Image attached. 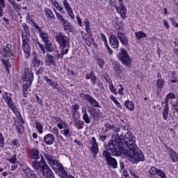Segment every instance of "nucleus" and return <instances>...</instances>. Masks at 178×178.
Here are the masks:
<instances>
[{"mask_svg": "<svg viewBox=\"0 0 178 178\" xmlns=\"http://www.w3.org/2000/svg\"><path fill=\"white\" fill-rule=\"evenodd\" d=\"M127 145L126 140L121 138L118 134H115L114 137L112 136V139L105 145V149L103 150L100 158L106 161L108 166L116 169L118 160L113 156H122L123 154H126L124 146Z\"/></svg>", "mask_w": 178, "mask_h": 178, "instance_id": "f257e3e1", "label": "nucleus"}, {"mask_svg": "<svg viewBox=\"0 0 178 178\" xmlns=\"http://www.w3.org/2000/svg\"><path fill=\"white\" fill-rule=\"evenodd\" d=\"M108 43L110 47L113 49H118L120 44L122 47H125V48H129V47H130L129 37H127L126 33L122 31H117V35L113 33L110 35L108 37Z\"/></svg>", "mask_w": 178, "mask_h": 178, "instance_id": "f03ea898", "label": "nucleus"}, {"mask_svg": "<svg viewBox=\"0 0 178 178\" xmlns=\"http://www.w3.org/2000/svg\"><path fill=\"white\" fill-rule=\"evenodd\" d=\"M21 80L23 83L22 95L24 98H27L29 91H31V86L33 81H34V72H33V70L31 68L24 69Z\"/></svg>", "mask_w": 178, "mask_h": 178, "instance_id": "7ed1b4c3", "label": "nucleus"}, {"mask_svg": "<svg viewBox=\"0 0 178 178\" xmlns=\"http://www.w3.org/2000/svg\"><path fill=\"white\" fill-rule=\"evenodd\" d=\"M44 155L46 161H47L51 169L54 170L56 175H58L60 178L66 177L67 172L65 169V165L59 162V160H57L56 156L47 153H44Z\"/></svg>", "mask_w": 178, "mask_h": 178, "instance_id": "20e7f679", "label": "nucleus"}, {"mask_svg": "<svg viewBox=\"0 0 178 178\" xmlns=\"http://www.w3.org/2000/svg\"><path fill=\"white\" fill-rule=\"evenodd\" d=\"M129 150L126 149L127 156H129L132 162L138 163V162H144L145 157L141 149L138 148L137 145L132 143L129 145Z\"/></svg>", "mask_w": 178, "mask_h": 178, "instance_id": "39448f33", "label": "nucleus"}, {"mask_svg": "<svg viewBox=\"0 0 178 178\" xmlns=\"http://www.w3.org/2000/svg\"><path fill=\"white\" fill-rule=\"evenodd\" d=\"M54 37L58 45V49H69L70 48V38L63 32H55Z\"/></svg>", "mask_w": 178, "mask_h": 178, "instance_id": "423d86ee", "label": "nucleus"}, {"mask_svg": "<svg viewBox=\"0 0 178 178\" xmlns=\"http://www.w3.org/2000/svg\"><path fill=\"white\" fill-rule=\"evenodd\" d=\"M108 4L116 9L117 13L120 15L122 20L127 17V8L123 0H108Z\"/></svg>", "mask_w": 178, "mask_h": 178, "instance_id": "0eeeda50", "label": "nucleus"}, {"mask_svg": "<svg viewBox=\"0 0 178 178\" xmlns=\"http://www.w3.org/2000/svg\"><path fill=\"white\" fill-rule=\"evenodd\" d=\"M117 58L125 67H128V69L133 67V60L124 47L120 48V52L118 54Z\"/></svg>", "mask_w": 178, "mask_h": 178, "instance_id": "6e6552de", "label": "nucleus"}, {"mask_svg": "<svg viewBox=\"0 0 178 178\" xmlns=\"http://www.w3.org/2000/svg\"><path fill=\"white\" fill-rule=\"evenodd\" d=\"M175 99L176 94L173 92H170L166 95L164 102H161V106L163 108L162 116L163 120H168V118L169 117V100Z\"/></svg>", "mask_w": 178, "mask_h": 178, "instance_id": "1a4fd4ad", "label": "nucleus"}, {"mask_svg": "<svg viewBox=\"0 0 178 178\" xmlns=\"http://www.w3.org/2000/svg\"><path fill=\"white\" fill-rule=\"evenodd\" d=\"M83 24L85 26V31H86L87 34H88V37H86L83 39L84 42L88 45V47H91V42H94L95 41L94 40V37H92V33H91V25L90 24V20L88 18L86 17L83 20Z\"/></svg>", "mask_w": 178, "mask_h": 178, "instance_id": "9d476101", "label": "nucleus"}, {"mask_svg": "<svg viewBox=\"0 0 178 178\" xmlns=\"http://www.w3.org/2000/svg\"><path fill=\"white\" fill-rule=\"evenodd\" d=\"M168 178L165 172L161 169L156 168V167L152 165L149 169V178Z\"/></svg>", "mask_w": 178, "mask_h": 178, "instance_id": "9b49d317", "label": "nucleus"}, {"mask_svg": "<svg viewBox=\"0 0 178 178\" xmlns=\"http://www.w3.org/2000/svg\"><path fill=\"white\" fill-rule=\"evenodd\" d=\"M40 172V178H54L55 177V175L54 174V172L49 168V165H43L40 167L38 169Z\"/></svg>", "mask_w": 178, "mask_h": 178, "instance_id": "f8f14e48", "label": "nucleus"}, {"mask_svg": "<svg viewBox=\"0 0 178 178\" xmlns=\"http://www.w3.org/2000/svg\"><path fill=\"white\" fill-rule=\"evenodd\" d=\"M79 97L83 98V101H86V102H88V104L92 106L91 108H101V105H99L98 101L93 98L92 96L85 94L84 92H80Z\"/></svg>", "mask_w": 178, "mask_h": 178, "instance_id": "ddd939ff", "label": "nucleus"}, {"mask_svg": "<svg viewBox=\"0 0 178 178\" xmlns=\"http://www.w3.org/2000/svg\"><path fill=\"white\" fill-rule=\"evenodd\" d=\"M164 145L166 151L165 152H167L168 155V158L172 162V163H175V162H178V154L177 152L174 150L172 147L168 145L166 143H163Z\"/></svg>", "mask_w": 178, "mask_h": 178, "instance_id": "4468645a", "label": "nucleus"}, {"mask_svg": "<svg viewBox=\"0 0 178 178\" xmlns=\"http://www.w3.org/2000/svg\"><path fill=\"white\" fill-rule=\"evenodd\" d=\"M22 49L27 58H30V56L31 55V44L30 43V38L23 37Z\"/></svg>", "mask_w": 178, "mask_h": 178, "instance_id": "2eb2a0df", "label": "nucleus"}, {"mask_svg": "<svg viewBox=\"0 0 178 178\" xmlns=\"http://www.w3.org/2000/svg\"><path fill=\"white\" fill-rule=\"evenodd\" d=\"M88 112L90 115V117L93 120V122H99V120H101L102 112L101 110H99V108L90 107L88 108Z\"/></svg>", "mask_w": 178, "mask_h": 178, "instance_id": "dca6fc26", "label": "nucleus"}, {"mask_svg": "<svg viewBox=\"0 0 178 178\" xmlns=\"http://www.w3.org/2000/svg\"><path fill=\"white\" fill-rule=\"evenodd\" d=\"M112 65L115 74L118 76V77L122 79L124 73L123 72V68L120 63L119 61L115 60L113 63H112Z\"/></svg>", "mask_w": 178, "mask_h": 178, "instance_id": "f3484780", "label": "nucleus"}, {"mask_svg": "<svg viewBox=\"0 0 178 178\" xmlns=\"http://www.w3.org/2000/svg\"><path fill=\"white\" fill-rule=\"evenodd\" d=\"M42 65H44V61L40 59V56L35 52L31 61V67L38 69V67H40V66H42Z\"/></svg>", "mask_w": 178, "mask_h": 178, "instance_id": "a211bd4d", "label": "nucleus"}, {"mask_svg": "<svg viewBox=\"0 0 178 178\" xmlns=\"http://www.w3.org/2000/svg\"><path fill=\"white\" fill-rule=\"evenodd\" d=\"M44 63L45 66H54L55 67L56 66V56L51 54H47Z\"/></svg>", "mask_w": 178, "mask_h": 178, "instance_id": "6ab92c4d", "label": "nucleus"}, {"mask_svg": "<svg viewBox=\"0 0 178 178\" xmlns=\"http://www.w3.org/2000/svg\"><path fill=\"white\" fill-rule=\"evenodd\" d=\"M28 155L30 159L38 161V159H40V156H41V154H40V149H38L36 147L31 148L29 151Z\"/></svg>", "mask_w": 178, "mask_h": 178, "instance_id": "aec40b11", "label": "nucleus"}, {"mask_svg": "<svg viewBox=\"0 0 178 178\" xmlns=\"http://www.w3.org/2000/svg\"><path fill=\"white\" fill-rule=\"evenodd\" d=\"M40 161H33L31 162V165L33 166V169L35 170L38 171V169L41 168V166H46L47 165V161H45V159H44V156L42 155L40 156Z\"/></svg>", "mask_w": 178, "mask_h": 178, "instance_id": "412c9836", "label": "nucleus"}, {"mask_svg": "<svg viewBox=\"0 0 178 178\" xmlns=\"http://www.w3.org/2000/svg\"><path fill=\"white\" fill-rule=\"evenodd\" d=\"M12 45L7 43L5 47L3 48V51H0V54L2 55L3 58L10 57V54L13 56V52L12 51Z\"/></svg>", "mask_w": 178, "mask_h": 178, "instance_id": "4be33fe9", "label": "nucleus"}, {"mask_svg": "<svg viewBox=\"0 0 178 178\" xmlns=\"http://www.w3.org/2000/svg\"><path fill=\"white\" fill-rule=\"evenodd\" d=\"M6 161H8V162H9L10 163H13L10 170H16V169H17V168L19 167V165L16 164L17 163V154L16 153L13 154L11 158H7Z\"/></svg>", "mask_w": 178, "mask_h": 178, "instance_id": "5701e85b", "label": "nucleus"}, {"mask_svg": "<svg viewBox=\"0 0 178 178\" xmlns=\"http://www.w3.org/2000/svg\"><path fill=\"white\" fill-rule=\"evenodd\" d=\"M1 63L3 65L7 73H10V69L12 66H13L14 63L13 61H10L9 58H1Z\"/></svg>", "mask_w": 178, "mask_h": 178, "instance_id": "b1692460", "label": "nucleus"}, {"mask_svg": "<svg viewBox=\"0 0 178 178\" xmlns=\"http://www.w3.org/2000/svg\"><path fill=\"white\" fill-rule=\"evenodd\" d=\"M85 79H86V80L90 79L91 84H92V86H95L97 84V80H98V77L92 70H90L89 73H86L85 74Z\"/></svg>", "mask_w": 178, "mask_h": 178, "instance_id": "393cba45", "label": "nucleus"}, {"mask_svg": "<svg viewBox=\"0 0 178 178\" xmlns=\"http://www.w3.org/2000/svg\"><path fill=\"white\" fill-rule=\"evenodd\" d=\"M55 142V135L47 134L44 136V143L46 145H52Z\"/></svg>", "mask_w": 178, "mask_h": 178, "instance_id": "a878e982", "label": "nucleus"}, {"mask_svg": "<svg viewBox=\"0 0 178 178\" xmlns=\"http://www.w3.org/2000/svg\"><path fill=\"white\" fill-rule=\"evenodd\" d=\"M165 79H156V94H161L162 90L165 88Z\"/></svg>", "mask_w": 178, "mask_h": 178, "instance_id": "bb28decb", "label": "nucleus"}, {"mask_svg": "<svg viewBox=\"0 0 178 178\" xmlns=\"http://www.w3.org/2000/svg\"><path fill=\"white\" fill-rule=\"evenodd\" d=\"M44 12L47 19L49 22H54V20L56 19L55 17V14H54V12H52V10H51V8H45Z\"/></svg>", "mask_w": 178, "mask_h": 178, "instance_id": "cd10ccee", "label": "nucleus"}, {"mask_svg": "<svg viewBox=\"0 0 178 178\" xmlns=\"http://www.w3.org/2000/svg\"><path fill=\"white\" fill-rule=\"evenodd\" d=\"M49 87H51L53 90H56L61 95H65V90L62 88L60 85L58 84V81H54L53 83L50 84Z\"/></svg>", "mask_w": 178, "mask_h": 178, "instance_id": "c85d7f7f", "label": "nucleus"}, {"mask_svg": "<svg viewBox=\"0 0 178 178\" xmlns=\"http://www.w3.org/2000/svg\"><path fill=\"white\" fill-rule=\"evenodd\" d=\"M23 30L22 33V38H30L31 34H30V29L29 28V25L26 22H23L22 24Z\"/></svg>", "mask_w": 178, "mask_h": 178, "instance_id": "c756f323", "label": "nucleus"}, {"mask_svg": "<svg viewBox=\"0 0 178 178\" xmlns=\"http://www.w3.org/2000/svg\"><path fill=\"white\" fill-rule=\"evenodd\" d=\"M63 26L64 30L67 33H72V31L74 30V26L73 24H72L67 19L65 20V22L62 23Z\"/></svg>", "mask_w": 178, "mask_h": 178, "instance_id": "7c9ffc66", "label": "nucleus"}, {"mask_svg": "<svg viewBox=\"0 0 178 178\" xmlns=\"http://www.w3.org/2000/svg\"><path fill=\"white\" fill-rule=\"evenodd\" d=\"M125 139L126 140L123 139L127 143V145L124 146V149H126V147H127V141L129 143H132L131 144H134V143L136 142V136H134V135H133L131 132H128L125 134Z\"/></svg>", "mask_w": 178, "mask_h": 178, "instance_id": "2f4dec72", "label": "nucleus"}, {"mask_svg": "<svg viewBox=\"0 0 178 178\" xmlns=\"http://www.w3.org/2000/svg\"><path fill=\"white\" fill-rule=\"evenodd\" d=\"M124 106H125L126 109H128L129 112H133L136 108V105L133 101L130 100H125L124 102Z\"/></svg>", "mask_w": 178, "mask_h": 178, "instance_id": "473e14b6", "label": "nucleus"}, {"mask_svg": "<svg viewBox=\"0 0 178 178\" xmlns=\"http://www.w3.org/2000/svg\"><path fill=\"white\" fill-rule=\"evenodd\" d=\"M65 10L67 12V14L68 16H70V19L72 20H74V13L73 12V8H72V6H70V3L66 4L64 6Z\"/></svg>", "mask_w": 178, "mask_h": 178, "instance_id": "72a5a7b5", "label": "nucleus"}, {"mask_svg": "<svg viewBox=\"0 0 178 178\" xmlns=\"http://www.w3.org/2000/svg\"><path fill=\"white\" fill-rule=\"evenodd\" d=\"M60 51V54L58 51H56V55H54L56 56V59H63L64 55H67L69 54V49H59Z\"/></svg>", "mask_w": 178, "mask_h": 178, "instance_id": "f704fd0d", "label": "nucleus"}, {"mask_svg": "<svg viewBox=\"0 0 178 178\" xmlns=\"http://www.w3.org/2000/svg\"><path fill=\"white\" fill-rule=\"evenodd\" d=\"M31 22L32 24V26L33 27L35 31H37L38 33H39V34H40V33L43 32L44 31L42 30V26H40V25H38V24H37V22L35 21H34V19H31Z\"/></svg>", "mask_w": 178, "mask_h": 178, "instance_id": "c9c22d12", "label": "nucleus"}, {"mask_svg": "<svg viewBox=\"0 0 178 178\" xmlns=\"http://www.w3.org/2000/svg\"><path fill=\"white\" fill-rule=\"evenodd\" d=\"M39 37L43 41L44 44H47L49 42V35L45 31H42V33H39Z\"/></svg>", "mask_w": 178, "mask_h": 178, "instance_id": "e433bc0d", "label": "nucleus"}, {"mask_svg": "<svg viewBox=\"0 0 178 178\" xmlns=\"http://www.w3.org/2000/svg\"><path fill=\"white\" fill-rule=\"evenodd\" d=\"M90 149L92 154L93 159H95V158H97V155H98L99 152V147L98 146V145H91Z\"/></svg>", "mask_w": 178, "mask_h": 178, "instance_id": "4c0bfd02", "label": "nucleus"}, {"mask_svg": "<svg viewBox=\"0 0 178 178\" xmlns=\"http://www.w3.org/2000/svg\"><path fill=\"white\" fill-rule=\"evenodd\" d=\"M44 47L47 52H54L56 49V45L52 44L51 42H49V41L47 43H44Z\"/></svg>", "mask_w": 178, "mask_h": 178, "instance_id": "58836bf2", "label": "nucleus"}, {"mask_svg": "<svg viewBox=\"0 0 178 178\" xmlns=\"http://www.w3.org/2000/svg\"><path fill=\"white\" fill-rule=\"evenodd\" d=\"M171 80L170 81V83H172V84H176V83L178 84V75L177 72L172 71L170 76Z\"/></svg>", "mask_w": 178, "mask_h": 178, "instance_id": "ea45409f", "label": "nucleus"}, {"mask_svg": "<svg viewBox=\"0 0 178 178\" xmlns=\"http://www.w3.org/2000/svg\"><path fill=\"white\" fill-rule=\"evenodd\" d=\"M135 37L136 40H143V38H147V33L143 31L135 32Z\"/></svg>", "mask_w": 178, "mask_h": 178, "instance_id": "a19ab883", "label": "nucleus"}, {"mask_svg": "<svg viewBox=\"0 0 178 178\" xmlns=\"http://www.w3.org/2000/svg\"><path fill=\"white\" fill-rule=\"evenodd\" d=\"M115 20L113 21V26L115 29V30H117V31H120L119 30H121L122 25H120L118 22H119V17H115Z\"/></svg>", "mask_w": 178, "mask_h": 178, "instance_id": "79ce46f5", "label": "nucleus"}, {"mask_svg": "<svg viewBox=\"0 0 178 178\" xmlns=\"http://www.w3.org/2000/svg\"><path fill=\"white\" fill-rule=\"evenodd\" d=\"M15 127L17 134H24V126H23V124L20 123L18 125L17 124H15Z\"/></svg>", "mask_w": 178, "mask_h": 178, "instance_id": "37998d69", "label": "nucleus"}, {"mask_svg": "<svg viewBox=\"0 0 178 178\" xmlns=\"http://www.w3.org/2000/svg\"><path fill=\"white\" fill-rule=\"evenodd\" d=\"M54 10L57 20H59L61 24H63L64 22H66V19L63 18V16H62V13L58 12L55 8H54Z\"/></svg>", "mask_w": 178, "mask_h": 178, "instance_id": "c03bdc74", "label": "nucleus"}, {"mask_svg": "<svg viewBox=\"0 0 178 178\" xmlns=\"http://www.w3.org/2000/svg\"><path fill=\"white\" fill-rule=\"evenodd\" d=\"M11 145L14 147V148L17 149L20 147V139L14 138L11 140Z\"/></svg>", "mask_w": 178, "mask_h": 178, "instance_id": "a18cd8bd", "label": "nucleus"}, {"mask_svg": "<svg viewBox=\"0 0 178 178\" xmlns=\"http://www.w3.org/2000/svg\"><path fill=\"white\" fill-rule=\"evenodd\" d=\"M96 63L98 64V66L100 69H104V66H105V60L99 57L95 58Z\"/></svg>", "mask_w": 178, "mask_h": 178, "instance_id": "49530a36", "label": "nucleus"}, {"mask_svg": "<svg viewBox=\"0 0 178 178\" xmlns=\"http://www.w3.org/2000/svg\"><path fill=\"white\" fill-rule=\"evenodd\" d=\"M35 124L36 130L38 131V134H42V133H44V127L42 126V124L38 122H35Z\"/></svg>", "mask_w": 178, "mask_h": 178, "instance_id": "de8ad7c7", "label": "nucleus"}, {"mask_svg": "<svg viewBox=\"0 0 178 178\" xmlns=\"http://www.w3.org/2000/svg\"><path fill=\"white\" fill-rule=\"evenodd\" d=\"M44 69L43 67H39L38 69L34 68L35 76H37L38 77V79H40V76H41V74H44Z\"/></svg>", "mask_w": 178, "mask_h": 178, "instance_id": "09e8293b", "label": "nucleus"}, {"mask_svg": "<svg viewBox=\"0 0 178 178\" xmlns=\"http://www.w3.org/2000/svg\"><path fill=\"white\" fill-rule=\"evenodd\" d=\"M110 99H111V101H113V102H114V104H115V106H117L118 109H122V105H120V103L119 102V101L116 99V97H115L113 95H111Z\"/></svg>", "mask_w": 178, "mask_h": 178, "instance_id": "8fccbe9b", "label": "nucleus"}, {"mask_svg": "<svg viewBox=\"0 0 178 178\" xmlns=\"http://www.w3.org/2000/svg\"><path fill=\"white\" fill-rule=\"evenodd\" d=\"M61 133H63V136L66 137V138H70V137H72V133H70V129H69L61 130Z\"/></svg>", "mask_w": 178, "mask_h": 178, "instance_id": "3c124183", "label": "nucleus"}, {"mask_svg": "<svg viewBox=\"0 0 178 178\" xmlns=\"http://www.w3.org/2000/svg\"><path fill=\"white\" fill-rule=\"evenodd\" d=\"M71 112H72V118H74V120H75V122H77V120L80 119V113L75 110H72Z\"/></svg>", "mask_w": 178, "mask_h": 178, "instance_id": "603ef678", "label": "nucleus"}, {"mask_svg": "<svg viewBox=\"0 0 178 178\" xmlns=\"http://www.w3.org/2000/svg\"><path fill=\"white\" fill-rule=\"evenodd\" d=\"M35 44L40 48V51H42V54H45V53L47 52L45 45L41 44V42H40V40H37L35 42Z\"/></svg>", "mask_w": 178, "mask_h": 178, "instance_id": "864d4df0", "label": "nucleus"}, {"mask_svg": "<svg viewBox=\"0 0 178 178\" xmlns=\"http://www.w3.org/2000/svg\"><path fill=\"white\" fill-rule=\"evenodd\" d=\"M42 80H44V81H45L47 83V84L49 85V86H50L51 84H52L54 83V79L49 78V76H48L47 75H44L42 76Z\"/></svg>", "mask_w": 178, "mask_h": 178, "instance_id": "5fc2aeb1", "label": "nucleus"}, {"mask_svg": "<svg viewBox=\"0 0 178 178\" xmlns=\"http://www.w3.org/2000/svg\"><path fill=\"white\" fill-rule=\"evenodd\" d=\"M108 88L112 94H113L114 95H118V89L116 88V87H115V86H113V83L108 85Z\"/></svg>", "mask_w": 178, "mask_h": 178, "instance_id": "6e6d98bb", "label": "nucleus"}, {"mask_svg": "<svg viewBox=\"0 0 178 178\" xmlns=\"http://www.w3.org/2000/svg\"><path fill=\"white\" fill-rule=\"evenodd\" d=\"M6 6L5 0H0V17L3 16V8Z\"/></svg>", "mask_w": 178, "mask_h": 178, "instance_id": "4d7b16f0", "label": "nucleus"}, {"mask_svg": "<svg viewBox=\"0 0 178 178\" xmlns=\"http://www.w3.org/2000/svg\"><path fill=\"white\" fill-rule=\"evenodd\" d=\"M104 79L106 81V83L108 84V86L112 84V79H111V76H109V74H108V72L104 73Z\"/></svg>", "mask_w": 178, "mask_h": 178, "instance_id": "13d9d810", "label": "nucleus"}, {"mask_svg": "<svg viewBox=\"0 0 178 178\" xmlns=\"http://www.w3.org/2000/svg\"><path fill=\"white\" fill-rule=\"evenodd\" d=\"M75 127L78 130H81L84 127V122L81 120H78L76 122H75Z\"/></svg>", "mask_w": 178, "mask_h": 178, "instance_id": "bf43d9fd", "label": "nucleus"}, {"mask_svg": "<svg viewBox=\"0 0 178 178\" xmlns=\"http://www.w3.org/2000/svg\"><path fill=\"white\" fill-rule=\"evenodd\" d=\"M12 6L16 12H19V10H22V4L17 3L16 1L12 4Z\"/></svg>", "mask_w": 178, "mask_h": 178, "instance_id": "052dcab7", "label": "nucleus"}, {"mask_svg": "<svg viewBox=\"0 0 178 178\" xmlns=\"http://www.w3.org/2000/svg\"><path fill=\"white\" fill-rule=\"evenodd\" d=\"M33 171V170L31 168H30V167H29V166H26V167H25V168L23 169V172L25 173V175L27 177H29V175H31Z\"/></svg>", "mask_w": 178, "mask_h": 178, "instance_id": "680f3d73", "label": "nucleus"}, {"mask_svg": "<svg viewBox=\"0 0 178 178\" xmlns=\"http://www.w3.org/2000/svg\"><path fill=\"white\" fill-rule=\"evenodd\" d=\"M2 98L6 102L8 99H10V98H12V93H9L8 92H4L2 94Z\"/></svg>", "mask_w": 178, "mask_h": 178, "instance_id": "e2e57ef3", "label": "nucleus"}, {"mask_svg": "<svg viewBox=\"0 0 178 178\" xmlns=\"http://www.w3.org/2000/svg\"><path fill=\"white\" fill-rule=\"evenodd\" d=\"M100 40L104 44V46L108 45V39L106 38V35H104V33H100Z\"/></svg>", "mask_w": 178, "mask_h": 178, "instance_id": "0e129e2a", "label": "nucleus"}, {"mask_svg": "<svg viewBox=\"0 0 178 178\" xmlns=\"http://www.w3.org/2000/svg\"><path fill=\"white\" fill-rule=\"evenodd\" d=\"M6 104H7V106H8V108H12V106H15V102H13V99L11 98L7 99V101L5 102Z\"/></svg>", "mask_w": 178, "mask_h": 178, "instance_id": "69168bd1", "label": "nucleus"}, {"mask_svg": "<svg viewBox=\"0 0 178 178\" xmlns=\"http://www.w3.org/2000/svg\"><path fill=\"white\" fill-rule=\"evenodd\" d=\"M129 172L130 175L131 176V177H133V178H140V175H138V174H137L136 170H131V168H130V169H129Z\"/></svg>", "mask_w": 178, "mask_h": 178, "instance_id": "338daca9", "label": "nucleus"}, {"mask_svg": "<svg viewBox=\"0 0 178 178\" xmlns=\"http://www.w3.org/2000/svg\"><path fill=\"white\" fill-rule=\"evenodd\" d=\"M172 113L174 118H178V108L175 106H172Z\"/></svg>", "mask_w": 178, "mask_h": 178, "instance_id": "774afa93", "label": "nucleus"}]
</instances>
